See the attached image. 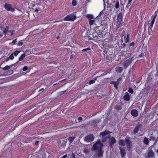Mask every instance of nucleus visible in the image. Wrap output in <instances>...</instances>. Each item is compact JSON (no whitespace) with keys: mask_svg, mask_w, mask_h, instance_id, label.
Wrapping results in <instances>:
<instances>
[{"mask_svg":"<svg viewBox=\"0 0 158 158\" xmlns=\"http://www.w3.org/2000/svg\"><path fill=\"white\" fill-rule=\"evenodd\" d=\"M94 139V137L92 134H90L86 135L85 139L84 141L87 142L91 143L93 141Z\"/></svg>","mask_w":158,"mask_h":158,"instance_id":"obj_7","label":"nucleus"},{"mask_svg":"<svg viewBox=\"0 0 158 158\" xmlns=\"http://www.w3.org/2000/svg\"><path fill=\"white\" fill-rule=\"evenodd\" d=\"M127 50H129L131 49H132L135 47V43L134 42H133L129 44L128 45H127Z\"/></svg>","mask_w":158,"mask_h":158,"instance_id":"obj_17","label":"nucleus"},{"mask_svg":"<svg viewBox=\"0 0 158 158\" xmlns=\"http://www.w3.org/2000/svg\"><path fill=\"white\" fill-rule=\"evenodd\" d=\"M115 108L116 110L119 111L122 109V106L120 105H117L115 106Z\"/></svg>","mask_w":158,"mask_h":158,"instance_id":"obj_30","label":"nucleus"},{"mask_svg":"<svg viewBox=\"0 0 158 158\" xmlns=\"http://www.w3.org/2000/svg\"><path fill=\"white\" fill-rule=\"evenodd\" d=\"M132 0H128V1H129V2H131L132 1Z\"/></svg>","mask_w":158,"mask_h":158,"instance_id":"obj_64","label":"nucleus"},{"mask_svg":"<svg viewBox=\"0 0 158 158\" xmlns=\"http://www.w3.org/2000/svg\"><path fill=\"white\" fill-rule=\"evenodd\" d=\"M131 63L130 60V59L124 61L123 64L125 67H127Z\"/></svg>","mask_w":158,"mask_h":158,"instance_id":"obj_21","label":"nucleus"},{"mask_svg":"<svg viewBox=\"0 0 158 158\" xmlns=\"http://www.w3.org/2000/svg\"><path fill=\"white\" fill-rule=\"evenodd\" d=\"M100 120H93L90 121L89 122V124L91 126L94 127H97L98 123L100 122Z\"/></svg>","mask_w":158,"mask_h":158,"instance_id":"obj_11","label":"nucleus"},{"mask_svg":"<svg viewBox=\"0 0 158 158\" xmlns=\"http://www.w3.org/2000/svg\"><path fill=\"white\" fill-rule=\"evenodd\" d=\"M125 141L126 143V145L130 144L131 143L132 144V143L129 139H125Z\"/></svg>","mask_w":158,"mask_h":158,"instance_id":"obj_31","label":"nucleus"},{"mask_svg":"<svg viewBox=\"0 0 158 158\" xmlns=\"http://www.w3.org/2000/svg\"><path fill=\"white\" fill-rule=\"evenodd\" d=\"M122 79V78L121 77H120L119 78H118V79H117V82H119V81H120Z\"/></svg>","mask_w":158,"mask_h":158,"instance_id":"obj_58","label":"nucleus"},{"mask_svg":"<svg viewBox=\"0 0 158 158\" xmlns=\"http://www.w3.org/2000/svg\"><path fill=\"white\" fill-rule=\"evenodd\" d=\"M26 56V54L25 53H23L21 55L20 57L19 58V61H22L24 58Z\"/></svg>","mask_w":158,"mask_h":158,"instance_id":"obj_28","label":"nucleus"},{"mask_svg":"<svg viewBox=\"0 0 158 158\" xmlns=\"http://www.w3.org/2000/svg\"><path fill=\"white\" fill-rule=\"evenodd\" d=\"M144 56V54L143 53H141L140 54H139V57H142Z\"/></svg>","mask_w":158,"mask_h":158,"instance_id":"obj_54","label":"nucleus"},{"mask_svg":"<svg viewBox=\"0 0 158 158\" xmlns=\"http://www.w3.org/2000/svg\"><path fill=\"white\" fill-rule=\"evenodd\" d=\"M150 140H151L153 141H154L156 140V138L154 136H151L150 137Z\"/></svg>","mask_w":158,"mask_h":158,"instance_id":"obj_49","label":"nucleus"},{"mask_svg":"<svg viewBox=\"0 0 158 158\" xmlns=\"http://www.w3.org/2000/svg\"><path fill=\"white\" fill-rule=\"evenodd\" d=\"M106 28V25L102 24L101 23L100 26H96L94 27L95 31L97 32L98 34H99L100 38H102L103 37V35L102 33Z\"/></svg>","mask_w":158,"mask_h":158,"instance_id":"obj_3","label":"nucleus"},{"mask_svg":"<svg viewBox=\"0 0 158 158\" xmlns=\"http://www.w3.org/2000/svg\"><path fill=\"white\" fill-rule=\"evenodd\" d=\"M20 51H16L14 52L13 53V54L15 56H17L18 54L20 53Z\"/></svg>","mask_w":158,"mask_h":158,"instance_id":"obj_41","label":"nucleus"},{"mask_svg":"<svg viewBox=\"0 0 158 158\" xmlns=\"http://www.w3.org/2000/svg\"><path fill=\"white\" fill-rule=\"evenodd\" d=\"M4 34L3 32V33L2 34L0 33V39H2V38H4L5 36H3Z\"/></svg>","mask_w":158,"mask_h":158,"instance_id":"obj_51","label":"nucleus"},{"mask_svg":"<svg viewBox=\"0 0 158 158\" xmlns=\"http://www.w3.org/2000/svg\"><path fill=\"white\" fill-rule=\"evenodd\" d=\"M108 73H110V72H105L103 73L100 76H99L100 77H102L106 75Z\"/></svg>","mask_w":158,"mask_h":158,"instance_id":"obj_48","label":"nucleus"},{"mask_svg":"<svg viewBox=\"0 0 158 158\" xmlns=\"http://www.w3.org/2000/svg\"><path fill=\"white\" fill-rule=\"evenodd\" d=\"M86 17L89 19H93L94 17L93 15L90 14H88L86 15Z\"/></svg>","mask_w":158,"mask_h":158,"instance_id":"obj_34","label":"nucleus"},{"mask_svg":"<svg viewBox=\"0 0 158 158\" xmlns=\"http://www.w3.org/2000/svg\"><path fill=\"white\" fill-rule=\"evenodd\" d=\"M131 2H129V1H128V3L127 4L126 6V7H128L130 6V4Z\"/></svg>","mask_w":158,"mask_h":158,"instance_id":"obj_60","label":"nucleus"},{"mask_svg":"<svg viewBox=\"0 0 158 158\" xmlns=\"http://www.w3.org/2000/svg\"><path fill=\"white\" fill-rule=\"evenodd\" d=\"M154 153L152 150H149L148 153V155L146 156V158H154Z\"/></svg>","mask_w":158,"mask_h":158,"instance_id":"obj_15","label":"nucleus"},{"mask_svg":"<svg viewBox=\"0 0 158 158\" xmlns=\"http://www.w3.org/2000/svg\"><path fill=\"white\" fill-rule=\"evenodd\" d=\"M132 146V144H131V143H130V145H126L127 149L128 151H130L131 148Z\"/></svg>","mask_w":158,"mask_h":158,"instance_id":"obj_33","label":"nucleus"},{"mask_svg":"<svg viewBox=\"0 0 158 158\" xmlns=\"http://www.w3.org/2000/svg\"><path fill=\"white\" fill-rule=\"evenodd\" d=\"M156 12L157 11H156L154 15H152L151 17V18L152 19V21L150 23L148 24V27L149 28H152L153 27V25L154 24L157 15V14L156 13Z\"/></svg>","mask_w":158,"mask_h":158,"instance_id":"obj_8","label":"nucleus"},{"mask_svg":"<svg viewBox=\"0 0 158 158\" xmlns=\"http://www.w3.org/2000/svg\"><path fill=\"white\" fill-rule=\"evenodd\" d=\"M123 18V16L122 13H119L118 15L117 18L116 24V29L117 30L122 26L121 25L122 19Z\"/></svg>","mask_w":158,"mask_h":158,"instance_id":"obj_4","label":"nucleus"},{"mask_svg":"<svg viewBox=\"0 0 158 158\" xmlns=\"http://www.w3.org/2000/svg\"><path fill=\"white\" fill-rule=\"evenodd\" d=\"M111 132L106 130L104 131L101 132L100 135L101 136L102 140V142H106L108 139H109V144L110 148H112L114 144L116 142V140L114 137H110L111 135L110 134Z\"/></svg>","mask_w":158,"mask_h":158,"instance_id":"obj_1","label":"nucleus"},{"mask_svg":"<svg viewBox=\"0 0 158 158\" xmlns=\"http://www.w3.org/2000/svg\"><path fill=\"white\" fill-rule=\"evenodd\" d=\"M95 82V81H94V80H91L89 81L88 83V84L89 85H91L92 84L94 83Z\"/></svg>","mask_w":158,"mask_h":158,"instance_id":"obj_44","label":"nucleus"},{"mask_svg":"<svg viewBox=\"0 0 158 158\" xmlns=\"http://www.w3.org/2000/svg\"><path fill=\"white\" fill-rule=\"evenodd\" d=\"M23 44V42L22 41V40H21V41H19L18 43H17V46H22Z\"/></svg>","mask_w":158,"mask_h":158,"instance_id":"obj_40","label":"nucleus"},{"mask_svg":"<svg viewBox=\"0 0 158 158\" xmlns=\"http://www.w3.org/2000/svg\"><path fill=\"white\" fill-rule=\"evenodd\" d=\"M72 4L73 6H76L77 4V1L76 0H73L72 1Z\"/></svg>","mask_w":158,"mask_h":158,"instance_id":"obj_38","label":"nucleus"},{"mask_svg":"<svg viewBox=\"0 0 158 158\" xmlns=\"http://www.w3.org/2000/svg\"><path fill=\"white\" fill-rule=\"evenodd\" d=\"M38 143H39V141H36L35 142V145H37L38 144Z\"/></svg>","mask_w":158,"mask_h":158,"instance_id":"obj_59","label":"nucleus"},{"mask_svg":"<svg viewBox=\"0 0 158 158\" xmlns=\"http://www.w3.org/2000/svg\"><path fill=\"white\" fill-rule=\"evenodd\" d=\"M73 13L68 15L64 18L63 20L64 21H73L76 19V15Z\"/></svg>","mask_w":158,"mask_h":158,"instance_id":"obj_5","label":"nucleus"},{"mask_svg":"<svg viewBox=\"0 0 158 158\" xmlns=\"http://www.w3.org/2000/svg\"><path fill=\"white\" fill-rule=\"evenodd\" d=\"M9 59H10L11 60H12L14 59V56H13V54H11L9 57Z\"/></svg>","mask_w":158,"mask_h":158,"instance_id":"obj_50","label":"nucleus"},{"mask_svg":"<svg viewBox=\"0 0 158 158\" xmlns=\"http://www.w3.org/2000/svg\"><path fill=\"white\" fill-rule=\"evenodd\" d=\"M91 49H90V48H87L84 49H82V51L84 52H85V51H89Z\"/></svg>","mask_w":158,"mask_h":158,"instance_id":"obj_46","label":"nucleus"},{"mask_svg":"<svg viewBox=\"0 0 158 158\" xmlns=\"http://www.w3.org/2000/svg\"><path fill=\"white\" fill-rule=\"evenodd\" d=\"M82 118L81 117H78V121L79 122H81L82 121Z\"/></svg>","mask_w":158,"mask_h":158,"instance_id":"obj_52","label":"nucleus"},{"mask_svg":"<svg viewBox=\"0 0 158 158\" xmlns=\"http://www.w3.org/2000/svg\"><path fill=\"white\" fill-rule=\"evenodd\" d=\"M152 79H153L154 80H155L157 81L158 80V73H157L155 74L154 76L152 77Z\"/></svg>","mask_w":158,"mask_h":158,"instance_id":"obj_27","label":"nucleus"},{"mask_svg":"<svg viewBox=\"0 0 158 158\" xmlns=\"http://www.w3.org/2000/svg\"><path fill=\"white\" fill-rule=\"evenodd\" d=\"M116 82H115L114 81H111L110 82V84H114Z\"/></svg>","mask_w":158,"mask_h":158,"instance_id":"obj_57","label":"nucleus"},{"mask_svg":"<svg viewBox=\"0 0 158 158\" xmlns=\"http://www.w3.org/2000/svg\"><path fill=\"white\" fill-rule=\"evenodd\" d=\"M95 20L89 19V24L90 25L94 24L95 23Z\"/></svg>","mask_w":158,"mask_h":158,"instance_id":"obj_32","label":"nucleus"},{"mask_svg":"<svg viewBox=\"0 0 158 158\" xmlns=\"http://www.w3.org/2000/svg\"><path fill=\"white\" fill-rule=\"evenodd\" d=\"M89 37L90 38H91V39H90L91 40L95 41L97 40L98 39L99 40H100V38H100L99 34H98V33L96 31L92 34H90Z\"/></svg>","mask_w":158,"mask_h":158,"instance_id":"obj_6","label":"nucleus"},{"mask_svg":"<svg viewBox=\"0 0 158 158\" xmlns=\"http://www.w3.org/2000/svg\"><path fill=\"white\" fill-rule=\"evenodd\" d=\"M115 70L117 72L120 73L123 71V68L121 67L118 66L115 68Z\"/></svg>","mask_w":158,"mask_h":158,"instance_id":"obj_24","label":"nucleus"},{"mask_svg":"<svg viewBox=\"0 0 158 158\" xmlns=\"http://www.w3.org/2000/svg\"><path fill=\"white\" fill-rule=\"evenodd\" d=\"M39 10V9H38L37 8H36L35 10V12H37Z\"/></svg>","mask_w":158,"mask_h":158,"instance_id":"obj_61","label":"nucleus"},{"mask_svg":"<svg viewBox=\"0 0 158 158\" xmlns=\"http://www.w3.org/2000/svg\"><path fill=\"white\" fill-rule=\"evenodd\" d=\"M128 91L131 94H133L134 92L133 90L131 88H129Z\"/></svg>","mask_w":158,"mask_h":158,"instance_id":"obj_43","label":"nucleus"},{"mask_svg":"<svg viewBox=\"0 0 158 158\" xmlns=\"http://www.w3.org/2000/svg\"><path fill=\"white\" fill-rule=\"evenodd\" d=\"M67 158H76L75 154L73 152L70 154L68 155V157Z\"/></svg>","mask_w":158,"mask_h":158,"instance_id":"obj_26","label":"nucleus"},{"mask_svg":"<svg viewBox=\"0 0 158 158\" xmlns=\"http://www.w3.org/2000/svg\"><path fill=\"white\" fill-rule=\"evenodd\" d=\"M9 58L8 57V58H6V61H8L9 60Z\"/></svg>","mask_w":158,"mask_h":158,"instance_id":"obj_63","label":"nucleus"},{"mask_svg":"<svg viewBox=\"0 0 158 158\" xmlns=\"http://www.w3.org/2000/svg\"><path fill=\"white\" fill-rule=\"evenodd\" d=\"M67 141L65 140L60 141V147L61 148H64L66 144Z\"/></svg>","mask_w":158,"mask_h":158,"instance_id":"obj_18","label":"nucleus"},{"mask_svg":"<svg viewBox=\"0 0 158 158\" xmlns=\"http://www.w3.org/2000/svg\"><path fill=\"white\" fill-rule=\"evenodd\" d=\"M119 7V2H116L115 5V9H118Z\"/></svg>","mask_w":158,"mask_h":158,"instance_id":"obj_35","label":"nucleus"},{"mask_svg":"<svg viewBox=\"0 0 158 158\" xmlns=\"http://www.w3.org/2000/svg\"><path fill=\"white\" fill-rule=\"evenodd\" d=\"M68 157V154H66L64 155L62 158H67Z\"/></svg>","mask_w":158,"mask_h":158,"instance_id":"obj_55","label":"nucleus"},{"mask_svg":"<svg viewBox=\"0 0 158 158\" xmlns=\"http://www.w3.org/2000/svg\"><path fill=\"white\" fill-rule=\"evenodd\" d=\"M104 146V145L100 140H98L93 145L91 148L92 150L96 151L97 152L94 155L95 157L99 158L103 156L104 151L102 148Z\"/></svg>","mask_w":158,"mask_h":158,"instance_id":"obj_2","label":"nucleus"},{"mask_svg":"<svg viewBox=\"0 0 158 158\" xmlns=\"http://www.w3.org/2000/svg\"><path fill=\"white\" fill-rule=\"evenodd\" d=\"M11 67H12V66H14L15 67H16V68H17V64H16V63H15L14 64H12L11 65H10V66ZM16 68H15V69H16Z\"/></svg>","mask_w":158,"mask_h":158,"instance_id":"obj_53","label":"nucleus"},{"mask_svg":"<svg viewBox=\"0 0 158 158\" xmlns=\"http://www.w3.org/2000/svg\"><path fill=\"white\" fill-rule=\"evenodd\" d=\"M118 148L120 150L121 157L122 158H124L126 154V148L125 147H119Z\"/></svg>","mask_w":158,"mask_h":158,"instance_id":"obj_10","label":"nucleus"},{"mask_svg":"<svg viewBox=\"0 0 158 158\" xmlns=\"http://www.w3.org/2000/svg\"><path fill=\"white\" fill-rule=\"evenodd\" d=\"M73 55H71L70 56V59L71 60H73Z\"/></svg>","mask_w":158,"mask_h":158,"instance_id":"obj_62","label":"nucleus"},{"mask_svg":"<svg viewBox=\"0 0 158 158\" xmlns=\"http://www.w3.org/2000/svg\"><path fill=\"white\" fill-rule=\"evenodd\" d=\"M9 27L7 26H6V28H5L4 31L3 33L4 34L5 36L7 35H8V33H10V35L12 36L13 35L14 33L15 32V30H10V31H8V29H9Z\"/></svg>","mask_w":158,"mask_h":158,"instance_id":"obj_9","label":"nucleus"},{"mask_svg":"<svg viewBox=\"0 0 158 158\" xmlns=\"http://www.w3.org/2000/svg\"><path fill=\"white\" fill-rule=\"evenodd\" d=\"M124 40L126 43H128L130 40V35L127 33V35H125L124 36Z\"/></svg>","mask_w":158,"mask_h":158,"instance_id":"obj_19","label":"nucleus"},{"mask_svg":"<svg viewBox=\"0 0 158 158\" xmlns=\"http://www.w3.org/2000/svg\"><path fill=\"white\" fill-rule=\"evenodd\" d=\"M17 39H15L14 40H13L11 43H10V44H11L12 43L13 44V45H15V44L17 42Z\"/></svg>","mask_w":158,"mask_h":158,"instance_id":"obj_42","label":"nucleus"},{"mask_svg":"<svg viewBox=\"0 0 158 158\" xmlns=\"http://www.w3.org/2000/svg\"><path fill=\"white\" fill-rule=\"evenodd\" d=\"M28 69V67L27 66H25L23 67L22 70L23 71H25Z\"/></svg>","mask_w":158,"mask_h":158,"instance_id":"obj_47","label":"nucleus"},{"mask_svg":"<svg viewBox=\"0 0 158 158\" xmlns=\"http://www.w3.org/2000/svg\"><path fill=\"white\" fill-rule=\"evenodd\" d=\"M131 114L134 117H136L138 116V112L136 109H134L131 110Z\"/></svg>","mask_w":158,"mask_h":158,"instance_id":"obj_16","label":"nucleus"},{"mask_svg":"<svg viewBox=\"0 0 158 158\" xmlns=\"http://www.w3.org/2000/svg\"><path fill=\"white\" fill-rule=\"evenodd\" d=\"M10 66L9 65H6L5 67H3L2 69L5 70H8L10 69Z\"/></svg>","mask_w":158,"mask_h":158,"instance_id":"obj_39","label":"nucleus"},{"mask_svg":"<svg viewBox=\"0 0 158 158\" xmlns=\"http://www.w3.org/2000/svg\"><path fill=\"white\" fill-rule=\"evenodd\" d=\"M152 28H149L148 27V34L149 35H152Z\"/></svg>","mask_w":158,"mask_h":158,"instance_id":"obj_37","label":"nucleus"},{"mask_svg":"<svg viewBox=\"0 0 158 158\" xmlns=\"http://www.w3.org/2000/svg\"><path fill=\"white\" fill-rule=\"evenodd\" d=\"M125 141L122 139H119L118 141V143L119 145L124 146L125 145Z\"/></svg>","mask_w":158,"mask_h":158,"instance_id":"obj_22","label":"nucleus"},{"mask_svg":"<svg viewBox=\"0 0 158 158\" xmlns=\"http://www.w3.org/2000/svg\"><path fill=\"white\" fill-rule=\"evenodd\" d=\"M75 138V137L74 136H70L68 137V139L70 143H71L73 141Z\"/></svg>","mask_w":158,"mask_h":158,"instance_id":"obj_29","label":"nucleus"},{"mask_svg":"<svg viewBox=\"0 0 158 158\" xmlns=\"http://www.w3.org/2000/svg\"><path fill=\"white\" fill-rule=\"evenodd\" d=\"M143 143L145 145H148L149 144V141L148 138L144 137L143 140Z\"/></svg>","mask_w":158,"mask_h":158,"instance_id":"obj_23","label":"nucleus"},{"mask_svg":"<svg viewBox=\"0 0 158 158\" xmlns=\"http://www.w3.org/2000/svg\"><path fill=\"white\" fill-rule=\"evenodd\" d=\"M123 99L125 101H129L130 99L129 94L127 92H126V94L123 96Z\"/></svg>","mask_w":158,"mask_h":158,"instance_id":"obj_20","label":"nucleus"},{"mask_svg":"<svg viewBox=\"0 0 158 158\" xmlns=\"http://www.w3.org/2000/svg\"><path fill=\"white\" fill-rule=\"evenodd\" d=\"M119 84V82H116L114 84V87H115L116 89H118V85Z\"/></svg>","mask_w":158,"mask_h":158,"instance_id":"obj_45","label":"nucleus"},{"mask_svg":"<svg viewBox=\"0 0 158 158\" xmlns=\"http://www.w3.org/2000/svg\"><path fill=\"white\" fill-rule=\"evenodd\" d=\"M4 8L7 11H10L12 12H13L15 11L14 8H12L11 5L10 4H5Z\"/></svg>","mask_w":158,"mask_h":158,"instance_id":"obj_13","label":"nucleus"},{"mask_svg":"<svg viewBox=\"0 0 158 158\" xmlns=\"http://www.w3.org/2000/svg\"><path fill=\"white\" fill-rule=\"evenodd\" d=\"M118 46L120 49H124L127 45L126 43L123 42V39H121L118 42Z\"/></svg>","mask_w":158,"mask_h":158,"instance_id":"obj_12","label":"nucleus"},{"mask_svg":"<svg viewBox=\"0 0 158 158\" xmlns=\"http://www.w3.org/2000/svg\"><path fill=\"white\" fill-rule=\"evenodd\" d=\"M141 126L142 124L139 123L136 125L133 130V133L135 135L138 133V131L140 128L141 127Z\"/></svg>","mask_w":158,"mask_h":158,"instance_id":"obj_14","label":"nucleus"},{"mask_svg":"<svg viewBox=\"0 0 158 158\" xmlns=\"http://www.w3.org/2000/svg\"><path fill=\"white\" fill-rule=\"evenodd\" d=\"M126 35L125 31H123L120 35L121 39H123V37Z\"/></svg>","mask_w":158,"mask_h":158,"instance_id":"obj_36","label":"nucleus"},{"mask_svg":"<svg viewBox=\"0 0 158 158\" xmlns=\"http://www.w3.org/2000/svg\"><path fill=\"white\" fill-rule=\"evenodd\" d=\"M100 77L99 76H97V77H94V79L93 80H94V81H95H95L97 79V78L98 77Z\"/></svg>","mask_w":158,"mask_h":158,"instance_id":"obj_56","label":"nucleus"},{"mask_svg":"<svg viewBox=\"0 0 158 158\" xmlns=\"http://www.w3.org/2000/svg\"><path fill=\"white\" fill-rule=\"evenodd\" d=\"M14 71L13 70L10 69L8 70L5 73L6 75H9L12 74L13 73Z\"/></svg>","mask_w":158,"mask_h":158,"instance_id":"obj_25","label":"nucleus"}]
</instances>
